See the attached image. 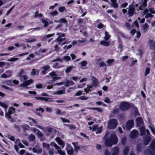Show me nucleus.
I'll return each mask as SVG.
<instances>
[{"mask_svg":"<svg viewBox=\"0 0 155 155\" xmlns=\"http://www.w3.org/2000/svg\"><path fill=\"white\" fill-rule=\"evenodd\" d=\"M138 135V132L136 130H133L130 133V136L131 138H135L137 137Z\"/></svg>","mask_w":155,"mask_h":155,"instance_id":"nucleus-14","label":"nucleus"},{"mask_svg":"<svg viewBox=\"0 0 155 155\" xmlns=\"http://www.w3.org/2000/svg\"><path fill=\"white\" fill-rule=\"evenodd\" d=\"M150 147L152 150L155 152V140L152 141Z\"/></svg>","mask_w":155,"mask_h":155,"instance_id":"nucleus-26","label":"nucleus"},{"mask_svg":"<svg viewBox=\"0 0 155 155\" xmlns=\"http://www.w3.org/2000/svg\"><path fill=\"white\" fill-rule=\"evenodd\" d=\"M55 140L61 146V148H63L64 146V143L62 141L61 139L59 137H57L55 138Z\"/></svg>","mask_w":155,"mask_h":155,"instance_id":"nucleus-15","label":"nucleus"},{"mask_svg":"<svg viewBox=\"0 0 155 155\" xmlns=\"http://www.w3.org/2000/svg\"><path fill=\"white\" fill-rule=\"evenodd\" d=\"M113 153L112 155H117L119 151V149L118 147H115L113 149Z\"/></svg>","mask_w":155,"mask_h":155,"instance_id":"nucleus-21","label":"nucleus"},{"mask_svg":"<svg viewBox=\"0 0 155 155\" xmlns=\"http://www.w3.org/2000/svg\"><path fill=\"white\" fill-rule=\"evenodd\" d=\"M32 131L38 135V137L39 138L42 137L43 136V134L39 131V130L35 128H32Z\"/></svg>","mask_w":155,"mask_h":155,"instance_id":"nucleus-13","label":"nucleus"},{"mask_svg":"<svg viewBox=\"0 0 155 155\" xmlns=\"http://www.w3.org/2000/svg\"><path fill=\"white\" fill-rule=\"evenodd\" d=\"M72 144L74 146V149L75 150H78L80 149V147L78 146H77V142H73Z\"/></svg>","mask_w":155,"mask_h":155,"instance_id":"nucleus-28","label":"nucleus"},{"mask_svg":"<svg viewBox=\"0 0 155 155\" xmlns=\"http://www.w3.org/2000/svg\"><path fill=\"white\" fill-rule=\"evenodd\" d=\"M37 72L38 73V70H36L35 69H33L32 70V71L31 72V75H34L36 74V72Z\"/></svg>","mask_w":155,"mask_h":155,"instance_id":"nucleus-50","label":"nucleus"},{"mask_svg":"<svg viewBox=\"0 0 155 155\" xmlns=\"http://www.w3.org/2000/svg\"><path fill=\"white\" fill-rule=\"evenodd\" d=\"M62 59L65 61H69L70 60L71 58L68 55H67L66 56L63 57L62 58Z\"/></svg>","mask_w":155,"mask_h":155,"instance_id":"nucleus-38","label":"nucleus"},{"mask_svg":"<svg viewBox=\"0 0 155 155\" xmlns=\"http://www.w3.org/2000/svg\"><path fill=\"white\" fill-rule=\"evenodd\" d=\"M104 101L105 102L107 103H110V99L107 97L105 98Z\"/></svg>","mask_w":155,"mask_h":155,"instance_id":"nucleus-64","label":"nucleus"},{"mask_svg":"<svg viewBox=\"0 0 155 155\" xmlns=\"http://www.w3.org/2000/svg\"><path fill=\"white\" fill-rule=\"evenodd\" d=\"M0 106L5 109V110H6L8 107V105L0 101Z\"/></svg>","mask_w":155,"mask_h":155,"instance_id":"nucleus-25","label":"nucleus"},{"mask_svg":"<svg viewBox=\"0 0 155 155\" xmlns=\"http://www.w3.org/2000/svg\"><path fill=\"white\" fill-rule=\"evenodd\" d=\"M15 143L16 144H18V146L21 148H24L25 147V146L20 142V140L18 139L15 142Z\"/></svg>","mask_w":155,"mask_h":155,"instance_id":"nucleus-23","label":"nucleus"},{"mask_svg":"<svg viewBox=\"0 0 155 155\" xmlns=\"http://www.w3.org/2000/svg\"><path fill=\"white\" fill-rule=\"evenodd\" d=\"M51 77L52 79V81H54L61 78V77H57V74L54 72H52L49 74Z\"/></svg>","mask_w":155,"mask_h":155,"instance_id":"nucleus-9","label":"nucleus"},{"mask_svg":"<svg viewBox=\"0 0 155 155\" xmlns=\"http://www.w3.org/2000/svg\"><path fill=\"white\" fill-rule=\"evenodd\" d=\"M33 82V80L32 79H30L27 81L24 82L23 83L20 85V87H25L29 85Z\"/></svg>","mask_w":155,"mask_h":155,"instance_id":"nucleus-12","label":"nucleus"},{"mask_svg":"<svg viewBox=\"0 0 155 155\" xmlns=\"http://www.w3.org/2000/svg\"><path fill=\"white\" fill-rule=\"evenodd\" d=\"M114 61V59H108L106 61V63L109 65H110V64L112 63Z\"/></svg>","mask_w":155,"mask_h":155,"instance_id":"nucleus-40","label":"nucleus"},{"mask_svg":"<svg viewBox=\"0 0 155 155\" xmlns=\"http://www.w3.org/2000/svg\"><path fill=\"white\" fill-rule=\"evenodd\" d=\"M65 90H59L56 92H55L54 93V94H62L64 93H65Z\"/></svg>","mask_w":155,"mask_h":155,"instance_id":"nucleus-29","label":"nucleus"},{"mask_svg":"<svg viewBox=\"0 0 155 155\" xmlns=\"http://www.w3.org/2000/svg\"><path fill=\"white\" fill-rule=\"evenodd\" d=\"M142 3L140 5L139 8L142 10L143 9L145 8L146 7L147 0H142Z\"/></svg>","mask_w":155,"mask_h":155,"instance_id":"nucleus-16","label":"nucleus"},{"mask_svg":"<svg viewBox=\"0 0 155 155\" xmlns=\"http://www.w3.org/2000/svg\"><path fill=\"white\" fill-rule=\"evenodd\" d=\"M35 137L32 134L29 135L28 136L29 140L31 141H33L35 140Z\"/></svg>","mask_w":155,"mask_h":155,"instance_id":"nucleus-37","label":"nucleus"},{"mask_svg":"<svg viewBox=\"0 0 155 155\" xmlns=\"http://www.w3.org/2000/svg\"><path fill=\"white\" fill-rule=\"evenodd\" d=\"M150 138L149 137H148L147 139H146L144 141V143L145 145H147L148 144L150 140Z\"/></svg>","mask_w":155,"mask_h":155,"instance_id":"nucleus-60","label":"nucleus"},{"mask_svg":"<svg viewBox=\"0 0 155 155\" xmlns=\"http://www.w3.org/2000/svg\"><path fill=\"white\" fill-rule=\"evenodd\" d=\"M5 73L8 76H9V77H11L12 75V72L10 70H7L5 72Z\"/></svg>","mask_w":155,"mask_h":155,"instance_id":"nucleus-57","label":"nucleus"},{"mask_svg":"<svg viewBox=\"0 0 155 155\" xmlns=\"http://www.w3.org/2000/svg\"><path fill=\"white\" fill-rule=\"evenodd\" d=\"M87 64V61H86L84 60L82 62H80L79 64L81 66H85Z\"/></svg>","mask_w":155,"mask_h":155,"instance_id":"nucleus-47","label":"nucleus"},{"mask_svg":"<svg viewBox=\"0 0 155 155\" xmlns=\"http://www.w3.org/2000/svg\"><path fill=\"white\" fill-rule=\"evenodd\" d=\"M35 55L33 54H30L29 56L27 57L26 58V60H31V58H33L34 57Z\"/></svg>","mask_w":155,"mask_h":155,"instance_id":"nucleus-43","label":"nucleus"},{"mask_svg":"<svg viewBox=\"0 0 155 155\" xmlns=\"http://www.w3.org/2000/svg\"><path fill=\"white\" fill-rule=\"evenodd\" d=\"M100 44L102 45L106 46H108L110 45V43L104 40L101 41L100 42Z\"/></svg>","mask_w":155,"mask_h":155,"instance_id":"nucleus-22","label":"nucleus"},{"mask_svg":"<svg viewBox=\"0 0 155 155\" xmlns=\"http://www.w3.org/2000/svg\"><path fill=\"white\" fill-rule=\"evenodd\" d=\"M15 109L12 107H10L9 108L8 110V111L10 113V114H12L14 113L15 112Z\"/></svg>","mask_w":155,"mask_h":155,"instance_id":"nucleus-30","label":"nucleus"},{"mask_svg":"<svg viewBox=\"0 0 155 155\" xmlns=\"http://www.w3.org/2000/svg\"><path fill=\"white\" fill-rule=\"evenodd\" d=\"M99 66L100 67H104L105 68L106 67V64L103 62H101L99 64Z\"/></svg>","mask_w":155,"mask_h":155,"instance_id":"nucleus-56","label":"nucleus"},{"mask_svg":"<svg viewBox=\"0 0 155 155\" xmlns=\"http://www.w3.org/2000/svg\"><path fill=\"white\" fill-rule=\"evenodd\" d=\"M58 62L55 63L54 64L53 67L54 68H59L61 67L60 66H58Z\"/></svg>","mask_w":155,"mask_h":155,"instance_id":"nucleus-58","label":"nucleus"},{"mask_svg":"<svg viewBox=\"0 0 155 155\" xmlns=\"http://www.w3.org/2000/svg\"><path fill=\"white\" fill-rule=\"evenodd\" d=\"M35 126L43 130L47 135H49L52 132V128L49 127H44L41 126L36 124Z\"/></svg>","mask_w":155,"mask_h":155,"instance_id":"nucleus-5","label":"nucleus"},{"mask_svg":"<svg viewBox=\"0 0 155 155\" xmlns=\"http://www.w3.org/2000/svg\"><path fill=\"white\" fill-rule=\"evenodd\" d=\"M110 37V35L108 34L107 31H105V36H104V39L105 40L107 41L109 40Z\"/></svg>","mask_w":155,"mask_h":155,"instance_id":"nucleus-27","label":"nucleus"},{"mask_svg":"<svg viewBox=\"0 0 155 155\" xmlns=\"http://www.w3.org/2000/svg\"><path fill=\"white\" fill-rule=\"evenodd\" d=\"M58 14V12L57 11H54L49 13V15L53 16H56Z\"/></svg>","mask_w":155,"mask_h":155,"instance_id":"nucleus-35","label":"nucleus"},{"mask_svg":"<svg viewBox=\"0 0 155 155\" xmlns=\"http://www.w3.org/2000/svg\"><path fill=\"white\" fill-rule=\"evenodd\" d=\"M131 106V105L129 103L124 102L120 104L119 108L121 110L126 111L128 110Z\"/></svg>","mask_w":155,"mask_h":155,"instance_id":"nucleus-6","label":"nucleus"},{"mask_svg":"<svg viewBox=\"0 0 155 155\" xmlns=\"http://www.w3.org/2000/svg\"><path fill=\"white\" fill-rule=\"evenodd\" d=\"M143 13L145 18H152L153 17L152 14H155V9L152 8H148L143 11Z\"/></svg>","mask_w":155,"mask_h":155,"instance_id":"nucleus-2","label":"nucleus"},{"mask_svg":"<svg viewBox=\"0 0 155 155\" xmlns=\"http://www.w3.org/2000/svg\"><path fill=\"white\" fill-rule=\"evenodd\" d=\"M128 151H129L128 148L127 147H125L124 150V155H127Z\"/></svg>","mask_w":155,"mask_h":155,"instance_id":"nucleus-62","label":"nucleus"},{"mask_svg":"<svg viewBox=\"0 0 155 155\" xmlns=\"http://www.w3.org/2000/svg\"><path fill=\"white\" fill-rule=\"evenodd\" d=\"M22 127L24 130H27L29 129V126L28 125L24 124L22 125Z\"/></svg>","mask_w":155,"mask_h":155,"instance_id":"nucleus-53","label":"nucleus"},{"mask_svg":"<svg viewBox=\"0 0 155 155\" xmlns=\"http://www.w3.org/2000/svg\"><path fill=\"white\" fill-rule=\"evenodd\" d=\"M111 1V5L115 8H117L118 7V5L116 3V0H110Z\"/></svg>","mask_w":155,"mask_h":155,"instance_id":"nucleus-24","label":"nucleus"},{"mask_svg":"<svg viewBox=\"0 0 155 155\" xmlns=\"http://www.w3.org/2000/svg\"><path fill=\"white\" fill-rule=\"evenodd\" d=\"M42 16V14L41 13H38V12H35V17H41Z\"/></svg>","mask_w":155,"mask_h":155,"instance_id":"nucleus-61","label":"nucleus"},{"mask_svg":"<svg viewBox=\"0 0 155 155\" xmlns=\"http://www.w3.org/2000/svg\"><path fill=\"white\" fill-rule=\"evenodd\" d=\"M12 114H10V113L8 111V112H6L5 114V117L11 119V115Z\"/></svg>","mask_w":155,"mask_h":155,"instance_id":"nucleus-51","label":"nucleus"},{"mask_svg":"<svg viewBox=\"0 0 155 155\" xmlns=\"http://www.w3.org/2000/svg\"><path fill=\"white\" fill-rule=\"evenodd\" d=\"M35 99L36 100H40L41 101H46V100L47 99L45 98V97H35Z\"/></svg>","mask_w":155,"mask_h":155,"instance_id":"nucleus-33","label":"nucleus"},{"mask_svg":"<svg viewBox=\"0 0 155 155\" xmlns=\"http://www.w3.org/2000/svg\"><path fill=\"white\" fill-rule=\"evenodd\" d=\"M74 67V66H69L65 70L66 72L67 73H68L70 72Z\"/></svg>","mask_w":155,"mask_h":155,"instance_id":"nucleus-31","label":"nucleus"},{"mask_svg":"<svg viewBox=\"0 0 155 155\" xmlns=\"http://www.w3.org/2000/svg\"><path fill=\"white\" fill-rule=\"evenodd\" d=\"M42 22L44 24V26L46 27L48 26V23L47 21L45 19L42 20Z\"/></svg>","mask_w":155,"mask_h":155,"instance_id":"nucleus-42","label":"nucleus"},{"mask_svg":"<svg viewBox=\"0 0 155 155\" xmlns=\"http://www.w3.org/2000/svg\"><path fill=\"white\" fill-rule=\"evenodd\" d=\"M66 149L67 151V153L69 155H71L73 151V150L72 147L69 144H67Z\"/></svg>","mask_w":155,"mask_h":155,"instance_id":"nucleus-10","label":"nucleus"},{"mask_svg":"<svg viewBox=\"0 0 155 155\" xmlns=\"http://www.w3.org/2000/svg\"><path fill=\"white\" fill-rule=\"evenodd\" d=\"M66 39L65 38H61V37H58L56 39V40L58 42H61L63 41L64 40H65Z\"/></svg>","mask_w":155,"mask_h":155,"instance_id":"nucleus-55","label":"nucleus"},{"mask_svg":"<svg viewBox=\"0 0 155 155\" xmlns=\"http://www.w3.org/2000/svg\"><path fill=\"white\" fill-rule=\"evenodd\" d=\"M50 67V66L48 65H46L45 66L43 67L42 68V70L41 71V72L43 74H45V73L46 71L49 69Z\"/></svg>","mask_w":155,"mask_h":155,"instance_id":"nucleus-19","label":"nucleus"},{"mask_svg":"<svg viewBox=\"0 0 155 155\" xmlns=\"http://www.w3.org/2000/svg\"><path fill=\"white\" fill-rule=\"evenodd\" d=\"M148 25L147 24H145L143 25V28L145 32L147 31V30L148 28Z\"/></svg>","mask_w":155,"mask_h":155,"instance_id":"nucleus-49","label":"nucleus"},{"mask_svg":"<svg viewBox=\"0 0 155 155\" xmlns=\"http://www.w3.org/2000/svg\"><path fill=\"white\" fill-rule=\"evenodd\" d=\"M18 58H12L10 59H8L7 61H15L18 60Z\"/></svg>","mask_w":155,"mask_h":155,"instance_id":"nucleus-48","label":"nucleus"},{"mask_svg":"<svg viewBox=\"0 0 155 155\" xmlns=\"http://www.w3.org/2000/svg\"><path fill=\"white\" fill-rule=\"evenodd\" d=\"M23 104L25 105L26 106L28 107V106H31L32 105V103H28V102H25L23 103Z\"/></svg>","mask_w":155,"mask_h":155,"instance_id":"nucleus-59","label":"nucleus"},{"mask_svg":"<svg viewBox=\"0 0 155 155\" xmlns=\"http://www.w3.org/2000/svg\"><path fill=\"white\" fill-rule=\"evenodd\" d=\"M140 131V134L141 135H143L145 132V128L144 127L142 126L141 128H139Z\"/></svg>","mask_w":155,"mask_h":155,"instance_id":"nucleus-34","label":"nucleus"},{"mask_svg":"<svg viewBox=\"0 0 155 155\" xmlns=\"http://www.w3.org/2000/svg\"><path fill=\"white\" fill-rule=\"evenodd\" d=\"M133 110L134 111V114L135 115H137L138 114V111L137 109V107L135 106H134L133 107Z\"/></svg>","mask_w":155,"mask_h":155,"instance_id":"nucleus-45","label":"nucleus"},{"mask_svg":"<svg viewBox=\"0 0 155 155\" xmlns=\"http://www.w3.org/2000/svg\"><path fill=\"white\" fill-rule=\"evenodd\" d=\"M134 124V122L133 120H130L127 123L125 126L123 127V128L124 129L130 130L133 126Z\"/></svg>","mask_w":155,"mask_h":155,"instance_id":"nucleus-7","label":"nucleus"},{"mask_svg":"<svg viewBox=\"0 0 155 155\" xmlns=\"http://www.w3.org/2000/svg\"><path fill=\"white\" fill-rule=\"evenodd\" d=\"M134 12V8L133 6L130 5L129 8V10L128 11V13L130 16H132Z\"/></svg>","mask_w":155,"mask_h":155,"instance_id":"nucleus-17","label":"nucleus"},{"mask_svg":"<svg viewBox=\"0 0 155 155\" xmlns=\"http://www.w3.org/2000/svg\"><path fill=\"white\" fill-rule=\"evenodd\" d=\"M42 144L44 148H47V150L49 149V146L48 144L44 142L42 143Z\"/></svg>","mask_w":155,"mask_h":155,"instance_id":"nucleus-39","label":"nucleus"},{"mask_svg":"<svg viewBox=\"0 0 155 155\" xmlns=\"http://www.w3.org/2000/svg\"><path fill=\"white\" fill-rule=\"evenodd\" d=\"M78 99L81 100H86L88 99V97L85 96H81L79 97Z\"/></svg>","mask_w":155,"mask_h":155,"instance_id":"nucleus-44","label":"nucleus"},{"mask_svg":"<svg viewBox=\"0 0 155 155\" xmlns=\"http://www.w3.org/2000/svg\"><path fill=\"white\" fill-rule=\"evenodd\" d=\"M37 40L36 39H28L26 40V42L27 43L32 42L36 41Z\"/></svg>","mask_w":155,"mask_h":155,"instance_id":"nucleus-46","label":"nucleus"},{"mask_svg":"<svg viewBox=\"0 0 155 155\" xmlns=\"http://www.w3.org/2000/svg\"><path fill=\"white\" fill-rule=\"evenodd\" d=\"M136 121L137 126L139 127L141 126L143 123L142 119L140 117L137 118Z\"/></svg>","mask_w":155,"mask_h":155,"instance_id":"nucleus-18","label":"nucleus"},{"mask_svg":"<svg viewBox=\"0 0 155 155\" xmlns=\"http://www.w3.org/2000/svg\"><path fill=\"white\" fill-rule=\"evenodd\" d=\"M102 128V126L98 127L97 125L93 126L92 127V131H95L96 134L100 133L101 132Z\"/></svg>","mask_w":155,"mask_h":155,"instance_id":"nucleus-8","label":"nucleus"},{"mask_svg":"<svg viewBox=\"0 0 155 155\" xmlns=\"http://www.w3.org/2000/svg\"><path fill=\"white\" fill-rule=\"evenodd\" d=\"M117 124V121L115 119L109 120L108 123L107 128L109 129H114L116 127Z\"/></svg>","mask_w":155,"mask_h":155,"instance_id":"nucleus-4","label":"nucleus"},{"mask_svg":"<svg viewBox=\"0 0 155 155\" xmlns=\"http://www.w3.org/2000/svg\"><path fill=\"white\" fill-rule=\"evenodd\" d=\"M92 85L91 86H87V88L84 89V91L86 92V93H88V91H91L90 89L92 88L93 86L95 87H97L98 86L99 84V82L94 77L92 78Z\"/></svg>","mask_w":155,"mask_h":155,"instance_id":"nucleus-3","label":"nucleus"},{"mask_svg":"<svg viewBox=\"0 0 155 155\" xmlns=\"http://www.w3.org/2000/svg\"><path fill=\"white\" fill-rule=\"evenodd\" d=\"M55 22H60V23H67V21L64 18H61L58 20V21H55Z\"/></svg>","mask_w":155,"mask_h":155,"instance_id":"nucleus-32","label":"nucleus"},{"mask_svg":"<svg viewBox=\"0 0 155 155\" xmlns=\"http://www.w3.org/2000/svg\"><path fill=\"white\" fill-rule=\"evenodd\" d=\"M32 150L34 153L37 154L40 153L42 152V149L38 146H36L32 148Z\"/></svg>","mask_w":155,"mask_h":155,"instance_id":"nucleus-11","label":"nucleus"},{"mask_svg":"<svg viewBox=\"0 0 155 155\" xmlns=\"http://www.w3.org/2000/svg\"><path fill=\"white\" fill-rule=\"evenodd\" d=\"M66 8L64 6H62L59 8L58 11L60 12H63L65 11Z\"/></svg>","mask_w":155,"mask_h":155,"instance_id":"nucleus-41","label":"nucleus"},{"mask_svg":"<svg viewBox=\"0 0 155 155\" xmlns=\"http://www.w3.org/2000/svg\"><path fill=\"white\" fill-rule=\"evenodd\" d=\"M5 83L9 86L12 85V80H7L5 81Z\"/></svg>","mask_w":155,"mask_h":155,"instance_id":"nucleus-63","label":"nucleus"},{"mask_svg":"<svg viewBox=\"0 0 155 155\" xmlns=\"http://www.w3.org/2000/svg\"><path fill=\"white\" fill-rule=\"evenodd\" d=\"M28 119L29 120V122L30 123V124L31 126L33 125V124H36L37 123V122L35 121V120L30 117H29L28 118Z\"/></svg>","mask_w":155,"mask_h":155,"instance_id":"nucleus-20","label":"nucleus"},{"mask_svg":"<svg viewBox=\"0 0 155 155\" xmlns=\"http://www.w3.org/2000/svg\"><path fill=\"white\" fill-rule=\"evenodd\" d=\"M118 139L115 133L112 134L110 139L106 140L105 144L107 146L111 147L113 144H116L117 143Z\"/></svg>","mask_w":155,"mask_h":155,"instance_id":"nucleus-1","label":"nucleus"},{"mask_svg":"<svg viewBox=\"0 0 155 155\" xmlns=\"http://www.w3.org/2000/svg\"><path fill=\"white\" fill-rule=\"evenodd\" d=\"M58 153L60 155H65V153L64 151L59 149L58 150Z\"/></svg>","mask_w":155,"mask_h":155,"instance_id":"nucleus-52","label":"nucleus"},{"mask_svg":"<svg viewBox=\"0 0 155 155\" xmlns=\"http://www.w3.org/2000/svg\"><path fill=\"white\" fill-rule=\"evenodd\" d=\"M9 76H8L7 74L5 73H3L1 76V78H9Z\"/></svg>","mask_w":155,"mask_h":155,"instance_id":"nucleus-54","label":"nucleus"},{"mask_svg":"<svg viewBox=\"0 0 155 155\" xmlns=\"http://www.w3.org/2000/svg\"><path fill=\"white\" fill-rule=\"evenodd\" d=\"M150 69L149 68H147L145 70L144 75L146 76L150 73Z\"/></svg>","mask_w":155,"mask_h":155,"instance_id":"nucleus-36","label":"nucleus"}]
</instances>
